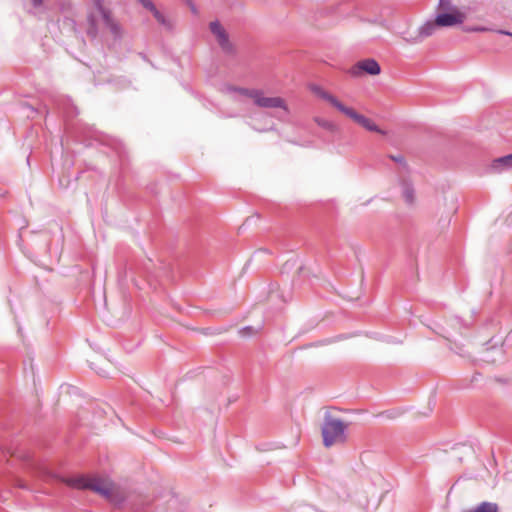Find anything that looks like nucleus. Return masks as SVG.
Here are the masks:
<instances>
[{"label": "nucleus", "instance_id": "obj_1", "mask_svg": "<svg viewBox=\"0 0 512 512\" xmlns=\"http://www.w3.org/2000/svg\"><path fill=\"white\" fill-rule=\"evenodd\" d=\"M224 92L227 94H240L252 98L255 105L261 108H281L288 111V107L281 97H266L263 91L258 89H247L235 86H226Z\"/></svg>", "mask_w": 512, "mask_h": 512}, {"label": "nucleus", "instance_id": "obj_2", "mask_svg": "<svg viewBox=\"0 0 512 512\" xmlns=\"http://www.w3.org/2000/svg\"><path fill=\"white\" fill-rule=\"evenodd\" d=\"M346 430L347 425L341 419L327 415L321 429L324 446L329 448L334 444L345 443Z\"/></svg>", "mask_w": 512, "mask_h": 512}, {"label": "nucleus", "instance_id": "obj_3", "mask_svg": "<svg viewBox=\"0 0 512 512\" xmlns=\"http://www.w3.org/2000/svg\"><path fill=\"white\" fill-rule=\"evenodd\" d=\"M67 485L76 489H90L106 499L113 500V488L109 481L100 478H86L84 476L69 478Z\"/></svg>", "mask_w": 512, "mask_h": 512}, {"label": "nucleus", "instance_id": "obj_4", "mask_svg": "<svg viewBox=\"0 0 512 512\" xmlns=\"http://www.w3.org/2000/svg\"><path fill=\"white\" fill-rule=\"evenodd\" d=\"M210 30L215 36L217 43L221 47L225 54H233L234 46L229 40V35L226 30L222 27L219 21H213L210 23Z\"/></svg>", "mask_w": 512, "mask_h": 512}, {"label": "nucleus", "instance_id": "obj_5", "mask_svg": "<svg viewBox=\"0 0 512 512\" xmlns=\"http://www.w3.org/2000/svg\"><path fill=\"white\" fill-rule=\"evenodd\" d=\"M94 5L102 19L106 25V27L110 30L111 34L115 38H120L122 35L121 26L112 18L110 10L106 9L103 5V0H93Z\"/></svg>", "mask_w": 512, "mask_h": 512}, {"label": "nucleus", "instance_id": "obj_6", "mask_svg": "<svg viewBox=\"0 0 512 512\" xmlns=\"http://www.w3.org/2000/svg\"><path fill=\"white\" fill-rule=\"evenodd\" d=\"M340 112L354 120L368 131L384 134V131L381 130L372 120L365 117L364 115L357 113L354 109L344 105Z\"/></svg>", "mask_w": 512, "mask_h": 512}, {"label": "nucleus", "instance_id": "obj_7", "mask_svg": "<svg viewBox=\"0 0 512 512\" xmlns=\"http://www.w3.org/2000/svg\"><path fill=\"white\" fill-rule=\"evenodd\" d=\"M380 71V65L374 59L362 60L350 69V73L353 76H358L362 72H366L369 75H378Z\"/></svg>", "mask_w": 512, "mask_h": 512}, {"label": "nucleus", "instance_id": "obj_8", "mask_svg": "<svg viewBox=\"0 0 512 512\" xmlns=\"http://www.w3.org/2000/svg\"><path fill=\"white\" fill-rule=\"evenodd\" d=\"M464 15L459 11L454 13H441L436 16V24L440 27H451L454 25L462 24Z\"/></svg>", "mask_w": 512, "mask_h": 512}, {"label": "nucleus", "instance_id": "obj_9", "mask_svg": "<svg viewBox=\"0 0 512 512\" xmlns=\"http://www.w3.org/2000/svg\"><path fill=\"white\" fill-rule=\"evenodd\" d=\"M310 90L319 98L327 101L329 104H331L334 108H336L338 111H341L344 107V104L341 103L334 95L330 94L329 92L325 91L322 87L319 85L313 84L310 85Z\"/></svg>", "mask_w": 512, "mask_h": 512}, {"label": "nucleus", "instance_id": "obj_10", "mask_svg": "<svg viewBox=\"0 0 512 512\" xmlns=\"http://www.w3.org/2000/svg\"><path fill=\"white\" fill-rule=\"evenodd\" d=\"M512 167V153L494 159L490 165V170L494 173H501Z\"/></svg>", "mask_w": 512, "mask_h": 512}, {"label": "nucleus", "instance_id": "obj_11", "mask_svg": "<svg viewBox=\"0 0 512 512\" xmlns=\"http://www.w3.org/2000/svg\"><path fill=\"white\" fill-rule=\"evenodd\" d=\"M499 507L495 502L483 501L475 507L466 510L465 512H498Z\"/></svg>", "mask_w": 512, "mask_h": 512}, {"label": "nucleus", "instance_id": "obj_12", "mask_svg": "<svg viewBox=\"0 0 512 512\" xmlns=\"http://www.w3.org/2000/svg\"><path fill=\"white\" fill-rule=\"evenodd\" d=\"M437 27L436 20L434 22L427 21L419 27L418 34L421 38L429 37L435 32Z\"/></svg>", "mask_w": 512, "mask_h": 512}, {"label": "nucleus", "instance_id": "obj_13", "mask_svg": "<svg viewBox=\"0 0 512 512\" xmlns=\"http://www.w3.org/2000/svg\"><path fill=\"white\" fill-rule=\"evenodd\" d=\"M155 19L165 28L172 29V23L157 8L152 11Z\"/></svg>", "mask_w": 512, "mask_h": 512}, {"label": "nucleus", "instance_id": "obj_14", "mask_svg": "<svg viewBox=\"0 0 512 512\" xmlns=\"http://www.w3.org/2000/svg\"><path fill=\"white\" fill-rule=\"evenodd\" d=\"M88 22H89V28L87 31L88 35L95 38L97 36L98 29H97V25H96V20L93 15L88 16Z\"/></svg>", "mask_w": 512, "mask_h": 512}, {"label": "nucleus", "instance_id": "obj_15", "mask_svg": "<svg viewBox=\"0 0 512 512\" xmlns=\"http://www.w3.org/2000/svg\"><path fill=\"white\" fill-rule=\"evenodd\" d=\"M403 196L407 203H412L414 201V190L411 185L405 184L403 186Z\"/></svg>", "mask_w": 512, "mask_h": 512}, {"label": "nucleus", "instance_id": "obj_16", "mask_svg": "<svg viewBox=\"0 0 512 512\" xmlns=\"http://www.w3.org/2000/svg\"><path fill=\"white\" fill-rule=\"evenodd\" d=\"M315 122L319 126L325 128V129H332L333 128V124L330 121H327V120H324V119H321V118H316Z\"/></svg>", "mask_w": 512, "mask_h": 512}, {"label": "nucleus", "instance_id": "obj_17", "mask_svg": "<svg viewBox=\"0 0 512 512\" xmlns=\"http://www.w3.org/2000/svg\"><path fill=\"white\" fill-rule=\"evenodd\" d=\"M140 4L143 5L144 8H146L147 10H149L150 12H152L156 6L154 5V3L151 1V0H137Z\"/></svg>", "mask_w": 512, "mask_h": 512}, {"label": "nucleus", "instance_id": "obj_18", "mask_svg": "<svg viewBox=\"0 0 512 512\" xmlns=\"http://www.w3.org/2000/svg\"><path fill=\"white\" fill-rule=\"evenodd\" d=\"M488 30H489L488 28L481 27V26H477V27H472V28L466 29V31H470V32H485V31H488Z\"/></svg>", "mask_w": 512, "mask_h": 512}, {"label": "nucleus", "instance_id": "obj_19", "mask_svg": "<svg viewBox=\"0 0 512 512\" xmlns=\"http://www.w3.org/2000/svg\"><path fill=\"white\" fill-rule=\"evenodd\" d=\"M391 159L399 164L405 165L404 157L402 155L391 156Z\"/></svg>", "mask_w": 512, "mask_h": 512}, {"label": "nucleus", "instance_id": "obj_20", "mask_svg": "<svg viewBox=\"0 0 512 512\" xmlns=\"http://www.w3.org/2000/svg\"><path fill=\"white\" fill-rule=\"evenodd\" d=\"M252 327L250 326H247V327H244L242 328L241 330H239V333L243 336L247 335L248 333H251L252 332Z\"/></svg>", "mask_w": 512, "mask_h": 512}, {"label": "nucleus", "instance_id": "obj_21", "mask_svg": "<svg viewBox=\"0 0 512 512\" xmlns=\"http://www.w3.org/2000/svg\"><path fill=\"white\" fill-rule=\"evenodd\" d=\"M439 5L442 8L447 9L450 6V0H439Z\"/></svg>", "mask_w": 512, "mask_h": 512}, {"label": "nucleus", "instance_id": "obj_22", "mask_svg": "<svg viewBox=\"0 0 512 512\" xmlns=\"http://www.w3.org/2000/svg\"><path fill=\"white\" fill-rule=\"evenodd\" d=\"M31 2L34 7H39L40 5H42L43 0H31Z\"/></svg>", "mask_w": 512, "mask_h": 512}, {"label": "nucleus", "instance_id": "obj_23", "mask_svg": "<svg viewBox=\"0 0 512 512\" xmlns=\"http://www.w3.org/2000/svg\"><path fill=\"white\" fill-rule=\"evenodd\" d=\"M499 33H500V34H505V35H508V36H511V37H512V33H511V32H508V31L499 30Z\"/></svg>", "mask_w": 512, "mask_h": 512}, {"label": "nucleus", "instance_id": "obj_24", "mask_svg": "<svg viewBox=\"0 0 512 512\" xmlns=\"http://www.w3.org/2000/svg\"><path fill=\"white\" fill-rule=\"evenodd\" d=\"M191 9H192V11H193L194 13L196 12V9H195V7H194V6H191Z\"/></svg>", "mask_w": 512, "mask_h": 512}]
</instances>
